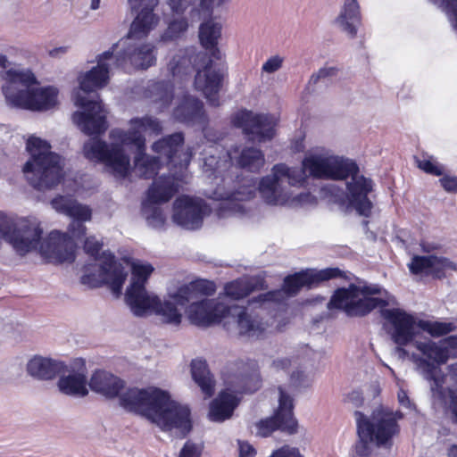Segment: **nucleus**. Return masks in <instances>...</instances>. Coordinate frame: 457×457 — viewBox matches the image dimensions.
Instances as JSON below:
<instances>
[{"label": "nucleus", "instance_id": "1", "mask_svg": "<svg viewBox=\"0 0 457 457\" xmlns=\"http://www.w3.org/2000/svg\"><path fill=\"white\" fill-rule=\"evenodd\" d=\"M88 385L92 391L105 398L119 396L120 405L124 410L145 417L162 431L176 430L184 438L193 429L190 408L172 400L168 392L158 387H129L120 394L125 381L103 370L92 374Z\"/></svg>", "mask_w": 457, "mask_h": 457}, {"label": "nucleus", "instance_id": "2", "mask_svg": "<svg viewBox=\"0 0 457 457\" xmlns=\"http://www.w3.org/2000/svg\"><path fill=\"white\" fill-rule=\"evenodd\" d=\"M84 222L72 220L68 232L53 230L43 238V228L38 221L25 219L15 226L7 217L0 215V235L20 255L37 250L49 262L71 263L76 258L74 239L80 240L87 233Z\"/></svg>", "mask_w": 457, "mask_h": 457}, {"label": "nucleus", "instance_id": "3", "mask_svg": "<svg viewBox=\"0 0 457 457\" xmlns=\"http://www.w3.org/2000/svg\"><path fill=\"white\" fill-rule=\"evenodd\" d=\"M168 70L173 78L179 79L196 71L195 88L204 94L210 105H220L219 92L224 71L220 66H213V60L208 58L207 53L198 52L194 46L179 49L169 62Z\"/></svg>", "mask_w": 457, "mask_h": 457}, {"label": "nucleus", "instance_id": "4", "mask_svg": "<svg viewBox=\"0 0 457 457\" xmlns=\"http://www.w3.org/2000/svg\"><path fill=\"white\" fill-rule=\"evenodd\" d=\"M4 84L2 92L12 107L43 112L54 108L58 101V89L53 86L30 88L37 84L30 70L9 69L1 74Z\"/></svg>", "mask_w": 457, "mask_h": 457}, {"label": "nucleus", "instance_id": "5", "mask_svg": "<svg viewBox=\"0 0 457 457\" xmlns=\"http://www.w3.org/2000/svg\"><path fill=\"white\" fill-rule=\"evenodd\" d=\"M30 157L22 167L29 184L38 191L57 187L64 178L61 156L51 151V145L39 137H30L26 144Z\"/></svg>", "mask_w": 457, "mask_h": 457}, {"label": "nucleus", "instance_id": "6", "mask_svg": "<svg viewBox=\"0 0 457 457\" xmlns=\"http://www.w3.org/2000/svg\"><path fill=\"white\" fill-rule=\"evenodd\" d=\"M359 173L360 168L355 161L331 156L328 179L345 180L351 178V181L346 183L349 205L354 208L359 215L370 217L373 203L369 195L374 190V182L371 179Z\"/></svg>", "mask_w": 457, "mask_h": 457}, {"label": "nucleus", "instance_id": "7", "mask_svg": "<svg viewBox=\"0 0 457 457\" xmlns=\"http://www.w3.org/2000/svg\"><path fill=\"white\" fill-rule=\"evenodd\" d=\"M381 293L377 284L358 286L353 283L348 287H338L331 295L328 308L339 310L350 318H362L377 308L385 309L388 305L386 299L374 297Z\"/></svg>", "mask_w": 457, "mask_h": 457}, {"label": "nucleus", "instance_id": "8", "mask_svg": "<svg viewBox=\"0 0 457 457\" xmlns=\"http://www.w3.org/2000/svg\"><path fill=\"white\" fill-rule=\"evenodd\" d=\"M125 301L136 316L142 317L154 312L162 316L166 323H181L182 315L171 299L162 301L157 295H149L145 287H128Z\"/></svg>", "mask_w": 457, "mask_h": 457}, {"label": "nucleus", "instance_id": "9", "mask_svg": "<svg viewBox=\"0 0 457 457\" xmlns=\"http://www.w3.org/2000/svg\"><path fill=\"white\" fill-rule=\"evenodd\" d=\"M354 417L357 434L363 451L368 448L370 443H374L378 446L385 445L399 433V425L391 414L383 413L378 417L374 416L370 420L361 411H355Z\"/></svg>", "mask_w": 457, "mask_h": 457}, {"label": "nucleus", "instance_id": "10", "mask_svg": "<svg viewBox=\"0 0 457 457\" xmlns=\"http://www.w3.org/2000/svg\"><path fill=\"white\" fill-rule=\"evenodd\" d=\"M231 123L241 129L245 139L253 144L270 141L276 136L277 120L270 113L241 109L232 115Z\"/></svg>", "mask_w": 457, "mask_h": 457}, {"label": "nucleus", "instance_id": "11", "mask_svg": "<svg viewBox=\"0 0 457 457\" xmlns=\"http://www.w3.org/2000/svg\"><path fill=\"white\" fill-rule=\"evenodd\" d=\"M83 152L87 159L110 168L115 177L125 179L129 176L130 159L120 145L113 143L109 145L104 140L93 138L84 144Z\"/></svg>", "mask_w": 457, "mask_h": 457}, {"label": "nucleus", "instance_id": "12", "mask_svg": "<svg viewBox=\"0 0 457 457\" xmlns=\"http://www.w3.org/2000/svg\"><path fill=\"white\" fill-rule=\"evenodd\" d=\"M99 270L101 278L95 273H88L80 278V282L91 288L107 285L113 295L119 297L122 293V287L128 277L122 263L116 260L113 253L106 250L102 252V262Z\"/></svg>", "mask_w": 457, "mask_h": 457}, {"label": "nucleus", "instance_id": "13", "mask_svg": "<svg viewBox=\"0 0 457 457\" xmlns=\"http://www.w3.org/2000/svg\"><path fill=\"white\" fill-rule=\"evenodd\" d=\"M335 278L347 279V276L338 267H328L322 270L307 268L286 276L281 289L287 295L295 296L304 287L315 288L321 283Z\"/></svg>", "mask_w": 457, "mask_h": 457}, {"label": "nucleus", "instance_id": "14", "mask_svg": "<svg viewBox=\"0 0 457 457\" xmlns=\"http://www.w3.org/2000/svg\"><path fill=\"white\" fill-rule=\"evenodd\" d=\"M96 99H88L83 96H77L75 104L82 109L72 114L73 122L87 136L102 135L108 129L106 116L104 113V105L96 93Z\"/></svg>", "mask_w": 457, "mask_h": 457}, {"label": "nucleus", "instance_id": "15", "mask_svg": "<svg viewBox=\"0 0 457 457\" xmlns=\"http://www.w3.org/2000/svg\"><path fill=\"white\" fill-rule=\"evenodd\" d=\"M278 407L273 416L261 420L257 423L258 433L262 436H269L276 430L288 435L297 432L298 423L294 417L293 399L282 386H278Z\"/></svg>", "mask_w": 457, "mask_h": 457}, {"label": "nucleus", "instance_id": "16", "mask_svg": "<svg viewBox=\"0 0 457 457\" xmlns=\"http://www.w3.org/2000/svg\"><path fill=\"white\" fill-rule=\"evenodd\" d=\"M127 38L120 40L116 45L114 66L124 68L128 63L138 69H147L156 62L155 47L152 44L137 45Z\"/></svg>", "mask_w": 457, "mask_h": 457}, {"label": "nucleus", "instance_id": "17", "mask_svg": "<svg viewBox=\"0 0 457 457\" xmlns=\"http://www.w3.org/2000/svg\"><path fill=\"white\" fill-rule=\"evenodd\" d=\"M184 143V134L175 132L154 142L152 150L161 160L163 159L167 165L182 170L187 169L192 159L190 151H182Z\"/></svg>", "mask_w": 457, "mask_h": 457}, {"label": "nucleus", "instance_id": "18", "mask_svg": "<svg viewBox=\"0 0 457 457\" xmlns=\"http://www.w3.org/2000/svg\"><path fill=\"white\" fill-rule=\"evenodd\" d=\"M381 315L392 327L389 331L392 340L399 346L398 350L405 353L403 346L411 344L416 336L414 317L399 308L382 309Z\"/></svg>", "mask_w": 457, "mask_h": 457}, {"label": "nucleus", "instance_id": "19", "mask_svg": "<svg viewBox=\"0 0 457 457\" xmlns=\"http://www.w3.org/2000/svg\"><path fill=\"white\" fill-rule=\"evenodd\" d=\"M231 370L234 372L227 375L224 380L235 393H253L260 388L262 381L255 361L249 360L246 362L238 361Z\"/></svg>", "mask_w": 457, "mask_h": 457}, {"label": "nucleus", "instance_id": "20", "mask_svg": "<svg viewBox=\"0 0 457 457\" xmlns=\"http://www.w3.org/2000/svg\"><path fill=\"white\" fill-rule=\"evenodd\" d=\"M118 45L112 46L96 57L97 65L79 77V87L86 93H95L96 90L106 87L110 81V63L108 61H115V49Z\"/></svg>", "mask_w": 457, "mask_h": 457}, {"label": "nucleus", "instance_id": "21", "mask_svg": "<svg viewBox=\"0 0 457 457\" xmlns=\"http://www.w3.org/2000/svg\"><path fill=\"white\" fill-rule=\"evenodd\" d=\"M205 204L188 195H181L174 202L172 219L175 223L184 228L195 230L202 227Z\"/></svg>", "mask_w": 457, "mask_h": 457}, {"label": "nucleus", "instance_id": "22", "mask_svg": "<svg viewBox=\"0 0 457 457\" xmlns=\"http://www.w3.org/2000/svg\"><path fill=\"white\" fill-rule=\"evenodd\" d=\"M229 313L228 307L214 299H203L192 303L188 307V319L199 327H209L221 322Z\"/></svg>", "mask_w": 457, "mask_h": 457}, {"label": "nucleus", "instance_id": "23", "mask_svg": "<svg viewBox=\"0 0 457 457\" xmlns=\"http://www.w3.org/2000/svg\"><path fill=\"white\" fill-rule=\"evenodd\" d=\"M158 4L159 0H138V12L130 25L129 38H143L158 25L160 17L154 12Z\"/></svg>", "mask_w": 457, "mask_h": 457}, {"label": "nucleus", "instance_id": "24", "mask_svg": "<svg viewBox=\"0 0 457 457\" xmlns=\"http://www.w3.org/2000/svg\"><path fill=\"white\" fill-rule=\"evenodd\" d=\"M408 268L413 275L431 276L437 279L445 277V270H457L456 264L449 259L434 254L414 255L408 264Z\"/></svg>", "mask_w": 457, "mask_h": 457}, {"label": "nucleus", "instance_id": "25", "mask_svg": "<svg viewBox=\"0 0 457 457\" xmlns=\"http://www.w3.org/2000/svg\"><path fill=\"white\" fill-rule=\"evenodd\" d=\"M216 292V285L213 281L205 278H196L185 284L170 295L175 306L185 307L189 303L200 296H212Z\"/></svg>", "mask_w": 457, "mask_h": 457}, {"label": "nucleus", "instance_id": "26", "mask_svg": "<svg viewBox=\"0 0 457 457\" xmlns=\"http://www.w3.org/2000/svg\"><path fill=\"white\" fill-rule=\"evenodd\" d=\"M240 399L228 391L221 390L210 403L208 418L214 422H222L233 415L238 406Z\"/></svg>", "mask_w": 457, "mask_h": 457}, {"label": "nucleus", "instance_id": "27", "mask_svg": "<svg viewBox=\"0 0 457 457\" xmlns=\"http://www.w3.org/2000/svg\"><path fill=\"white\" fill-rule=\"evenodd\" d=\"M179 191V184L173 175H162L157 178L149 187L146 196L152 204L169 202Z\"/></svg>", "mask_w": 457, "mask_h": 457}, {"label": "nucleus", "instance_id": "28", "mask_svg": "<svg viewBox=\"0 0 457 457\" xmlns=\"http://www.w3.org/2000/svg\"><path fill=\"white\" fill-rule=\"evenodd\" d=\"M65 369L66 365L64 362L41 356L34 357L27 365V370L29 375L45 380L54 378L62 373Z\"/></svg>", "mask_w": 457, "mask_h": 457}, {"label": "nucleus", "instance_id": "29", "mask_svg": "<svg viewBox=\"0 0 457 457\" xmlns=\"http://www.w3.org/2000/svg\"><path fill=\"white\" fill-rule=\"evenodd\" d=\"M415 347L427 358L422 359L420 362L427 367L428 371L436 370V364L446 363L449 359L448 347L431 340L416 342Z\"/></svg>", "mask_w": 457, "mask_h": 457}, {"label": "nucleus", "instance_id": "30", "mask_svg": "<svg viewBox=\"0 0 457 457\" xmlns=\"http://www.w3.org/2000/svg\"><path fill=\"white\" fill-rule=\"evenodd\" d=\"M221 36V25L212 21L203 22L199 28V40L201 46L209 53L211 59L220 61L221 53L218 47V41Z\"/></svg>", "mask_w": 457, "mask_h": 457}, {"label": "nucleus", "instance_id": "31", "mask_svg": "<svg viewBox=\"0 0 457 457\" xmlns=\"http://www.w3.org/2000/svg\"><path fill=\"white\" fill-rule=\"evenodd\" d=\"M192 378L201 388L205 398L213 395L215 391V380L211 373L205 360L194 359L190 363Z\"/></svg>", "mask_w": 457, "mask_h": 457}, {"label": "nucleus", "instance_id": "32", "mask_svg": "<svg viewBox=\"0 0 457 457\" xmlns=\"http://www.w3.org/2000/svg\"><path fill=\"white\" fill-rule=\"evenodd\" d=\"M264 281L243 277L228 282L224 287V292L230 299L240 300L247 297L255 290L264 289Z\"/></svg>", "mask_w": 457, "mask_h": 457}, {"label": "nucleus", "instance_id": "33", "mask_svg": "<svg viewBox=\"0 0 457 457\" xmlns=\"http://www.w3.org/2000/svg\"><path fill=\"white\" fill-rule=\"evenodd\" d=\"M204 115V104L191 96H185L174 110L175 118L184 123H194Z\"/></svg>", "mask_w": 457, "mask_h": 457}, {"label": "nucleus", "instance_id": "34", "mask_svg": "<svg viewBox=\"0 0 457 457\" xmlns=\"http://www.w3.org/2000/svg\"><path fill=\"white\" fill-rule=\"evenodd\" d=\"M110 137L115 141L113 144L120 145L122 149L123 146H135L136 154H142L146 150L145 137L136 126H131L128 130L112 129Z\"/></svg>", "mask_w": 457, "mask_h": 457}, {"label": "nucleus", "instance_id": "35", "mask_svg": "<svg viewBox=\"0 0 457 457\" xmlns=\"http://www.w3.org/2000/svg\"><path fill=\"white\" fill-rule=\"evenodd\" d=\"M337 20L340 22L344 31L351 37H355L357 35L356 26L360 25L361 21L360 6L357 0H345L343 9Z\"/></svg>", "mask_w": 457, "mask_h": 457}, {"label": "nucleus", "instance_id": "36", "mask_svg": "<svg viewBox=\"0 0 457 457\" xmlns=\"http://www.w3.org/2000/svg\"><path fill=\"white\" fill-rule=\"evenodd\" d=\"M279 180L278 175L272 171L271 175L262 178L259 182L258 190L268 204L276 205L285 202Z\"/></svg>", "mask_w": 457, "mask_h": 457}, {"label": "nucleus", "instance_id": "37", "mask_svg": "<svg viewBox=\"0 0 457 457\" xmlns=\"http://www.w3.org/2000/svg\"><path fill=\"white\" fill-rule=\"evenodd\" d=\"M58 387L65 395L86 396L88 394L86 376L81 373L61 377Z\"/></svg>", "mask_w": 457, "mask_h": 457}, {"label": "nucleus", "instance_id": "38", "mask_svg": "<svg viewBox=\"0 0 457 457\" xmlns=\"http://www.w3.org/2000/svg\"><path fill=\"white\" fill-rule=\"evenodd\" d=\"M135 168L140 177L149 179H154L162 167V160L158 156L146 154L145 151L137 153L134 157Z\"/></svg>", "mask_w": 457, "mask_h": 457}, {"label": "nucleus", "instance_id": "39", "mask_svg": "<svg viewBox=\"0 0 457 457\" xmlns=\"http://www.w3.org/2000/svg\"><path fill=\"white\" fill-rule=\"evenodd\" d=\"M330 162L331 156L310 155L303 160L302 164L310 177L328 179Z\"/></svg>", "mask_w": 457, "mask_h": 457}, {"label": "nucleus", "instance_id": "40", "mask_svg": "<svg viewBox=\"0 0 457 457\" xmlns=\"http://www.w3.org/2000/svg\"><path fill=\"white\" fill-rule=\"evenodd\" d=\"M237 165L251 172H258L265 162L264 154L255 147H245L237 158Z\"/></svg>", "mask_w": 457, "mask_h": 457}, {"label": "nucleus", "instance_id": "41", "mask_svg": "<svg viewBox=\"0 0 457 457\" xmlns=\"http://www.w3.org/2000/svg\"><path fill=\"white\" fill-rule=\"evenodd\" d=\"M437 395L445 413L457 425V386H439Z\"/></svg>", "mask_w": 457, "mask_h": 457}, {"label": "nucleus", "instance_id": "42", "mask_svg": "<svg viewBox=\"0 0 457 457\" xmlns=\"http://www.w3.org/2000/svg\"><path fill=\"white\" fill-rule=\"evenodd\" d=\"M272 171L278 175L279 179L287 178L288 183L292 186L303 184L306 179V170L302 168H289L285 163H278L273 166Z\"/></svg>", "mask_w": 457, "mask_h": 457}, {"label": "nucleus", "instance_id": "43", "mask_svg": "<svg viewBox=\"0 0 457 457\" xmlns=\"http://www.w3.org/2000/svg\"><path fill=\"white\" fill-rule=\"evenodd\" d=\"M154 268L150 263L131 262V281L129 287H145Z\"/></svg>", "mask_w": 457, "mask_h": 457}, {"label": "nucleus", "instance_id": "44", "mask_svg": "<svg viewBox=\"0 0 457 457\" xmlns=\"http://www.w3.org/2000/svg\"><path fill=\"white\" fill-rule=\"evenodd\" d=\"M130 126H136L142 132L149 131L150 134L158 136L161 135L163 131V127L162 121L153 116L145 115L143 117L132 118L129 120Z\"/></svg>", "mask_w": 457, "mask_h": 457}, {"label": "nucleus", "instance_id": "45", "mask_svg": "<svg viewBox=\"0 0 457 457\" xmlns=\"http://www.w3.org/2000/svg\"><path fill=\"white\" fill-rule=\"evenodd\" d=\"M418 326L432 337H442L453 332L456 327L452 322L420 320Z\"/></svg>", "mask_w": 457, "mask_h": 457}, {"label": "nucleus", "instance_id": "46", "mask_svg": "<svg viewBox=\"0 0 457 457\" xmlns=\"http://www.w3.org/2000/svg\"><path fill=\"white\" fill-rule=\"evenodd\" d=\"M147 201L143 203L142 211L150 226L153 228H162L165 223V217L162 211L156 206H151Z\"/></svg>", "mask_w": 457, "mask_h": 457}, {"label": "nucleus", "instance_id": "47", "mask_svg": "<svg viewBox=\"0 0 457 457\" xmlns=\"http://www.w3.org/2000/svg\"><path fill=\"white\" fill-rule=\"evenodd\" d=\"M188 29L186 18L175 19L170 21L162 35L163 40H174L181 37Z\"/></svg>", "mask_w": 457, "mask_h": 457}, {"label": "nucleus", "instance_id": "48", "mask_svg": "<svg viewBox=\"0 0 457 457\" xmlns=\"http://www.w3.org/2000/svg\"><path fill=\"white\" fill-rule=\"evenodd\" d=\"M67 215L71 217L73 220L88 221L92 218L91 209L77 202H71L67 210Z\"/></svg>", "mask_w": 457, "mask_h": 457}, {"label": "nucleus", "instance_id": "49", "mask_svg": "<svg viewBox=\"0 0 457 457\" xmlns=\"http://www.w3.org/2000/svg\"><path fill=\"white\" fill-rule=\"evenodd\" d=\"M417 166L427 174L433 176H441L444 173V168L434 161L432 156L420 159L416 158Z\"/></svg>", "mask_w": 457, "mask_h": 457}, {"label": "nucleus", "instance_id": "50", "mask_svg": "<svg viewBox=\"0 0 457 457\" xmlns=\"http://www.w3.org/2000/svg\"><path fill=\"white\" fill-rule=\"evenodd\" d=\"M237 323L240 335L252 336L256 330V326L250 315L245 311H241L237 318Z\"/></svg>", "mask_w": 457, "mask_h": 457}, {"label": "nucleus", "instance_id": "51", "mask_svg": "<svg viewBox=\"0 0 457 457\" xmlns=\"http://www.w3.org/2000/svg\"><path fill=\"white\" fill-rule=\"evenodd\" d=\"M83 248L85 253L94 260L102 259V253H100V252L103 248V243L96 240L94 237H89L85 239Z\"/></svg>", "mask_w": 457, "mask_h": 457}, {"label": "nucleus", "instance_id": "52", "mask_svg": "<svg viewBox=\"0 0 457 457\" xmlns=\"http://www.w3.org/2000/svg\"><path fill=\"white\" fill-rule=\"evenodd\" d=\"M440 5L446 13L454 30H457V0H441Z\"/></svg>", "mask_w": 457, "mask_h": 457}, {"label": "nucleus", "instance_id": "53", "mask_svg": "<svg viewBox=\"0 0 457 457\" xmlns=\"http://www.w3.org/2000/svg\"><path fill=\"white\" fill-rule=\"evenodd\" d=\"M203 446L190 440L187 441L181 448L179 457H201Z\"/></svg>", "mask_w": 457, "mask_h": 457}, {"label": "nucleus", "instance_id": "54", "mask_svg": "<svg viewBox=\"0 0 457 457\" xmlns=\"http://www.w3.org/2000/svg\"><path fill=\"white\" fill-rule=\"evenodd\" d=\"M280 296H281L280 290H270L266 293L260 294L255 297H253L250 300V303L253 304L259 303L261 305L265 303H275L279 300Z\"/></svg>", "mask_w": 457, "mask_h": 457}, {"label": "nucleus", "instance_id": "55", "mask_svg": "<svg viewBox=\"0 0 457 457\" xmlns=\"http://www.w3.org/2000/svg\"><path fill=\"white\" fill-rule=\"evenodd\" d=\"M283 61L278 55L271 56L262 64V70L267 73H273L282 67Z\"/></svg>", "mask_w": 457, "mask_h": 457}, {"label": "nucleus", "instance_id": "56", "mask_svg": "<svg viewBox=\"0 0 457 457\" xmlns=\"http://www.w3.org/2000/svg\"><path fill=\"white\" fill-rule=\"evenodd\" d=\"M338 69L336 67L320 68L317 73L313 74L310 79V83L316 84L320 79L336 76Z\"/></svg>", "mask_w": 457, "mask_h": 457}, {"label": "nucleus", "instance_id": "57", "mask_svg": "<svg viewBox=\"0 0 457 457\" xmlns=\"http://www.w3.org/2000/svg\"><path fill=\"white\" fill-rule=\"evenodd\" d=\"M443 188L448 193L457 194V177L445 175L440 179Z\"/></svg>", "mask_w": 457, "mask_h": 457}, {"label": "nucleus", "instance_id": "58", "mask_svg": "<svg viewBox=\"0 0 457 457\" xmlns=\"http://www.w3.org/2000/svg\"><path fill=\"white\" fill-rule=\"evenodd\" d=\"M306 375L302 370H295L290 375V384L294 387L306 386L308 384Z\"/></svg>", "mask_w": 457, "mask_h": 457}, {"label": "nucleus", "instance_id": "59", "mask_svg": "<svg viewBox=\"0 0 457 457\" xmlns=\"http://www.w3.org/2000/svg\"><path fill=\"white\" fill-rule=\"evenodd\" d=\"M71 202V201L66 199L64 196L59 195L51 201V204L56 211L67 215V210L70 207Z\"/></svg>", "mask_w": 457, "mask_h": 457}, {"label": "nucleus", "instance_id": "60", "mask_svg": "<svg viewBox=\"0 0 457 457\" xmlns=\"http://www.w3.org/2000/svg\"><path fill=\"white\" fill-rule=\"evenodd\" d=\"M256 450L247 442H239V457H255Z\"/></svg>", "mask_w": 457, "mask_h": 457}, {"label": "nucleus", "instance_id": "61", "mask_svg": "<svg viewBox=\"0 0 457 457\" xmlns=\"http://www.w3.org/2000/svg\"><path fill=\"white\" fill-rule=\"evenodd\" d=\"M169 1H170V5L172 11L176 13H183L188 5L187 0H169Z\"/></svg>", "mask_w": 457, "mask_h": 457}, {"label": "nucleus", "instance_id": "62", "mask_svg": "<svg viewBox=\"0 0 457 457\" xmlns=\"http://www.w3.org/2000/svg\"><path fill=\"white\" fill-rule=\"evenodd\" d=\"M291 366V360L289 358H281L277 359L272 361V367L276 369L277 370H288Z\"/></svg>", "mask_w": 457, "mask_h": 457}, {"label": "nucleus", "instance_id": "63", "mask_svg": "<svg viewBox=\"0 0 457 457\" xmlns=\"http://www.w3.org/2000/svg\"><path fill=\"white\" fill-rule=\"evenodd\" d=\"M398 401L402 405L408 406L410 404V399L408 397L407 392L401 389L398 392Z\"/></svg>", "mask_w": 457, "mask_h": 457}, {"label": "nucleus", "instance_id": "64", "mask_svg": "<svg viewBox=\"0 0 457 457\" xmlns=\"http://www.w3.org/2000/svg\"><path fill=\"white\" fill-rule=\"evenodd\" d=\"M289 453H292V449H278L273 452V453L270 457H284Z\"/></svg>", "mask_w": 457, "mask_h": 457}]
</instances>
